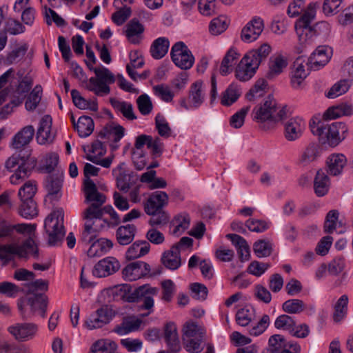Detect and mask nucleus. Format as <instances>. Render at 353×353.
<instances>
[{
	"label": "nucleus",
	"mask_w": 353,
	"mask_h": 353,
	"mask_svg": "<svg viewBox=\"0 0 353 353\" xmlns=\"http://www.w3.org/2000/svg\"><path fill=\"white\" fill-rule=\"evenodd\" d=\"M353 114V105L350 103H341L337 105L328 108L323 113L324 120L335 119L343 116H351Z\"/></svg>",
	"instance_id": "obj_26"
},
{
	"label": "nucleus",
	"mask_w": 353,
	"mask_h": 353,
	"mask_svg": "<svg viewBox=\"0 0 353 353\" xmlns=\"http://www.w3.org/2000/svg\"><path fill=\"white\" fill-rule=\"evenodd\" d=\"M205 99L203 83L201 81H196L191 84L188 92V97L181 98L179 100L181 107L185 110L198 108L203 103Z\"/></svg>",
	"instance_id": "obj_12"
},
{
	"label": "nucleus",
	"mask_w": 353,
	"mask_h": 353,
	"mask_svg": "<svg viewBox=\"0 0 353 353\" xmlns=\"http://www.w3.org/2000/svg\"><path fill=\"white\" fill-rule=\"evenodd\" d=\"M83 219L85 221L83 230L81 235V241L85 245H89L92 241L97 240L96 238L101 232V228L97 226V223L93 221L92 217H85V210L82 213Z\"/></svg>",
	"instance_id": "obj_20"
},
{
	"label": "nucleus",
	"mask_w": 353,
	"mask_h": 353,
	"mask_svg": "<svg viewBox=\"0 0 353 353\" xmlns=\"http://www.w3.org/2000/svg\"><path fill=\"white\" fill-rule=\"evenodd\" d=\"M250 110V106L242 108L239 111L236 112L230 119V125L234 128H241L245 121V117Z\"/></svg>",
	"instance_id": "obj_63"
},
{
	"label": "nucleus",
	"mask_w": 353,
	"mask_h": 353,
	"mask_svg": "<svg viewBox=\"0 0 353 353\" xmlns=\"http://www.w3.org/2000/svg\"><path fill=\"white\" fill-rule=\"evenodd\" d=\"M155 125L158 133L163 137H169L171 134V129L163 115L158 114L155 117Z\"/></svg>",
	"instance_id": "obj_62"
},
{
	"label": "nucleus",
	"mask_w": 353,
	"mask_h": 353,
	"mask_svg": "<svg viewBox=\"0 0 353 353\" xmlns=\"http://www.w3.org/2000/svg\"><path fill=\"white\" fill-rule=\"evenodd\" d=\"M8 332L16 340L26 341L36 336L38 325L33 323H15L8 327Z\"/></svg>",
	"instance_id": "obj_15"
},
{
	"label": "nucleus",
	"mask_w": 353,
	"mask_h": 353,
	"mask_svg": "<svg viewBox=\"0 0 353 353\" xmlns=\"http://www.w3.org/2000/svg\"><path fill=\"white\" fill-rule=\"evenodd\" d=\"M287 106H278L275 99L268 96L267 99L253 109V119L264 131L274 129L278 123L287 117Z\"/></svg>",
	"instance_id": "obj_1"
},
{
	"label": "nucleus",
	"mask_w": 353,
	"mask_h": 353,
	"mask_svg": "<svg viewBox=\"0 0 353 353\" xmlns=\"http://www.w3.org/2000/svg\"><path fill=\"white\" fill-rule=\"evenodd\" d=\"M305 128V121L303 119L291 118L284 123V137L288 141H294L302 137Z\"/></svg>",
	"instance_id": "obj_16"
},
{
	"label": "nucleus",
	"mask_w": 353,
	"mask_h": 353,
	"mask_svg": "<svg viewBox=\"0 0 353 353\" xmlns=\"http://www.w3.org/2000/svg\"><path fill=\"white\" fill-rule=\"evenodd\" d=\"M264 29V21L259 17H253L241 30V39L245 43L256 41Z\"/></svg>",
	"instance_id": "obj_14"
},
{
	"label": "nucleus",
	"mask_w": 353,
	"mask_h": 353,
	"mask_svg": "<svg viewBox=\"0 0 353 353\" xmlns=\"http://www.w3.org/2000/svg\"><path fill=\"white\" fill-rule=\"evenodd\" d=\"M161 262L169 270L178 269L181 264L179 252L171 248L170 250L164 252L161 257Z\"/></svg>",
	"instance_id": "obj_38"
},
{
	"label": "nucleus",
	"mask_w": 353,
	"mask_h": 353,
	"mask_svg": "<svg viewBox=\"0 0 353 353\" xmlns=\"http://www.w3.org/2000/svg\"><path fill=\"white\" fill-rule=\"evenodd\" d=\"M319 156V147L314 143L309 144L301 154L299 163L305 166L314 161Z\"/></svg>",
	"instance_id": "obj_43"
},
{
	"label": "nucleus",
	"mask_w": 353,
	"mask_h": 353,
	"mask_svg": "<svg viewBox=\"0 0 353 353\" xmlns=\"http://www.w3.org/2000/svg\"><path fill=\"white\" fill-rule=\"evenodd\" d=\"M143 32V26L137 19L134 18L126 26L125 36L130 43L139 44L141 40V34Z\"/></svg>",
	"instance_id": "obj_27"
},
{
	"label": "nucleus",
	"mask_w": 353,
	"mask_h": 353,
	"mask_svg": "<svg viewBox=\"0 0 353 353\" xmlns=\"http://www.w3.org/2000/svg\"><path fill=\"white\" fill-rule=\"evenodd\" d=\"M48 306L47 296L36 294L30 297H21L18 300L17 307L23 319H28L39 310L42 317H45Z\"/></svg>",
	"instance_id": "obj_9"
},
{
	"label": "nucleus",
	"mask_w": 353,
	"mask_h": 353,
	"mask_svg": "<svg viewBox=\"0 0 353 353\" xmlns=\"http://www.w3.org/2000/svg\"><path fill=\"white\" fill-rule=\"evenodd\" d=\"M26 30L25 26L18 20L9 18L6 20L4 27L5 33L12 35H17L23 33Z\"/></svg>",
	"instance_id": "obj_59"
},
{
	"label": "nucleus",
	"mask_w": 353,
	"mask_h": 353,
	"mask_svg": "<svg viewBox=\"0 0 353 353\" xmlns=\"http://www.w3.org/2000/svg\"><path fill=\"white\" fill-rule=\"evenodd\" d=\"M120 268L119 261L114 257L107 256L97 263L93 269V274L102 278L112 275Z\"/></svg>",
	"instance_id": "obj_17"
},
{
	"label": "nucleus",
	"mask_w": 353,
	"mask_h": 353,
	"mask_svg": "<svg viewBox=\"0 0 353 353\" xmlns=\"http://www.w3.org/2000/svg\"><path fill=\"white\" fill-rule=\"evenodd\" d=\"M116 294L125 302H137V296H136V289L132 290L131 285L129 284H123L118 286L116 288Z\"/></svg>",
	"instance_id": "obj_47"
},
{
	"label": "nucleus",
	"mask_w": 353,
	"mask_h": 353,
	"mask_svg": "<svg viewBox=\"0 0 353 353\" xmlns=\"http://www.w3.org/2000/svg\"><path fill=\"white\" fill-rule=\"evenodd\" d=\"M347 164V159L343 154H332L326 160L327 172L332 176H337L342 173Z\"/></svg>",
	"instance_id": "obj_23"
},
{
	"label": "nucleus",
	"mask_w": 353,
	"mask_h": 353,
	"mask_svg": "<svg viewBox=\"0 0 353 353\" xmlns=\"http://www.w3.org/2000/svg\"><path fill=\"white\" fill-rule=\"evenodd\" d=\"M288 65L287 59L281 54L272 57L269 61V70L267 73L268 79H273L280 74Z\"/></svg>",
	"instance_id": "obj_36"
},
{
	"label": "nucleus",
	"mask_w": 353,
	"mask_h": 353,
	"mask_svg": "<svg viewBox=\"0 0 353 353\" xmlns=\"http://www.w3.org/2000/svg\"><path fill=\"white\" fill-rule=\"evenodd\" d=\"M110 103L116 112L121 113L126 119L133 121L137 119L133 106L130 103L120 101L116 98H110Z\"/></svg>",
	"instance_id": "obj_34"
},
{
	"label": "nucleus",
	"mask_w": 353,
	"mask_h": 353,
	"mask_svg": "<svg viewBox=\"0 0 353 353\" xmlns=\"http://www.w3.org/2000/svg\"><path fill=\"white\" fill-rule=\"evenodd\" d=\"M348 296L345 294L342 295L334 305V312L333 314V320L338 323L343 319L347 313Z\"/></svg>",
	"instance_id": "obj_44"
},
{
	"label": "nucleus",
	"mask_w": 353,
	"mask_h": 353,
	"mask_svg": "<svg viewBox=\"0 0 353 353\" xmlns=\"http://www.w3.org/2000/svg\"><path fill=\"white\" fill-rule=\"evenodd\" d=\"M326 121L319 117H313L310 121V128L314 135L326 139L330 145L336 146L346 138L348 133L347 126L343 122L328 124Z\"/></svg>",
	"instance_id": "obj_2"
},
{
	"label": "nucleus",
	"mask_w": 353,
	"mask_h": 353,
	"mask_svg": "<svg viewBox=\"0 0 353 353\" xmlns=\"http://www.w3.org/2000/svg\"><path fill=\"white\" fill-rule=\"evenodd\" d=\"M63 175L52 174L47 177L46 187L50 196H57L62 188Z\"/></svg>",
	"instance_id": "obj_49"
},
{
	"label": "nucleus",
	"mask_w": 353,
	"mask_h": 353,
	"mask_svg": "<svg viewBox=\"0 0 353 353\" xmlns=\"http://www.w3.org/2000/svg\"><path fill=\"white\" fill-rule=\"evenodd\" d=\"M137 228L134 224L119 226L116 231V239L119 244L126 245L134 240Z\"/></svg>",
	"instance_id": "obj_32"
},
{
	"label": "nucleus",
	"mask_w": 353,
	"mask_h": 353,
	"mask_svg": "<svg viewBox=\"0 0 353 353\" xmlns=\"http://www.w3.org/2000/svg\"><path fill=\"white\" fill-rule=\"evenodd\" d=\"M229 24L230 19L225 16L221 15L211 21L209 30L212 34L218 35L225 31Z\"/></svg>",
	"instance_id": "obj_48"
},
{
	"label": "nucleus",
	"mask_w": 353,
	"mask_h": 353,
	"mask_svg": "<svg viewBox=\"0 0 353 353\" xmlns=\"http://www.w3.org/2000/svg\"><path fill=\"white\" fill-rule=\"evenodd\" d=\"M319 7L317 3L312 2L308 4L302 16L295 23V30L301 40L304 32L311 31V22L316 17V10Z\"/></svg>",
	"instance_id": "obj_13"
},
{
	"label": "nucleus",
	"mask_w": 353,
	"mask_h": 353,
	"mask_svg": "<svg viewBox=\"0 0 353 353\" xmlns=\"http://www.w3.org/2000/svg\"><path fill=\"white\" fill-rule=\"evenodd\" d=\"M142 321L134 316H125L121 323L114 327V332L120 335L126 334L138 330Z\"/></svg>",
	"instance_id": "obj_30"
},
{
	"label": "nucleus",
	"mask_w": 353,
	"mask_h": 353,
	"mask_svg": "<svg viewBox=\"0 0 353 353\" xmlns=\"http://www.w3.org/2000/svg\"><path fill=\"white\" fill-rule=\"evenodd\" d=\"M117 349V344L109 340H99L95 342L92 347L90 353H112Z\"/></svg>",
	"instance_id": "obj_50"
},
{
	"label": "nucleus",
	"mask_w": 353,
	"mask_h": 353,
	"mask_svg": "<svg viewBox=\"0 0 353 353\" xmlns=\"http://www.w3.org/2000/svg\"><path fill=\"white\" fill-rule=\"evenodd\" d=\"M150 245L146 241H135L127 250L126 258L132 260L147 254Z\"/></svg>",
	"instance_id": "obj_37"
},
{
	"label": "nucleus",
	"mask_w": 353,
	"mask_h": 353,
	"mask_svg": "<svg viewBox=\"0 0 353 353\" xmlns=\"http://www.w3.org/2000/svg\"><path fill=\"white\" fill-rule=\"evenodd\" d=\"M41 85H37L30 92L25 102V108L28 111L34 110L39 105L42 97Z\"/></svg>",
	"instance_id": "obj_42"
},
{
	"label": "nucleus",
	"mask_w": 353,
	"mask_h": 353,
	"mask_svg": "<svg viewBox=\"0 0 353 353\" xmlns=\"http://www.w3.org/2000/svg\"><path fill=\"white\" fill-rule=\"evenodd\" d=\"M51 117L46 115L42 117L37 133V140L39 144L50 143L53 141L55 135L51 132Z\"/></svg>",
	"instance_id": "obj_21"
},
{
	"label": "nucleus",
	"mask_w": 353,
	"mask_h": 353,
	"mask_svg": "<svg viewBox=\"0 0 353 353\" xmlns=\"http://www.w3.org/2000/svg\"><path fill=\"white\" fill-rule=\"evenodd\" d=\"M170 56L176 66L182 70L190 69L194 65V57L183 41H178L172 46Z\"/></svg>",
	"instance_id": "obj_10"
},
{
	"label": "nucleus",
	"mask_w": 353,
	"mask_h": 353,
	"mask_svg": "<svg viewBox=\"0 0 353 353\" xmlns=\"http://www.w3.org/2000/svg\"><path fill=\"white\" fill-rule=\"evenodd\" d=\"M19 214L23 218L32 219L38 215V208L34 199L21 200Z\"/></svg>",
	"instance_id": "obj_40"
},
{
	"label": "nucleus",
	"mask_w": 353,
	"mask_h": 353,
	"mask_svg": "<svg viewBox=\"0 0 353 353\" xmlns=\"http://www.w3.org/2000/svg\"><path fill=\"white\" fill-rule=\"evenodd\" d=\"M169 197L163 191H155L143 202L145 212L151 217L149 224L154 226L165 225L170 220L169 214L163 210L168 204Z\"/></svg>",
	"instance_id": "obj_5"
},
{
	"label": "nucleus",
	"mask_w": 353,
	"mask_h": 353,
	"mask_svg": "<svg viewBox=\"0 0 353 353\" xmlns=\"http://www.w3.org/2000/svg\"><path fill=\"white\" fill-rule=\"evenodd\" d=\"M183 332L186 350L191 353L200 352L206 334L205 328L196 322L189 321L183 325Z\"/></svg>",
	"instance_id": "obj_8"
},
{
	"label": "nucleus",
	"mask_w": 353,
	"mask_h": 353,
	"mask_svg": "<svg viewBox=\"0 0 353 353\" xmlns=\"http://www.w3.org/2000/svg\"><path fill=\"white\" fill-rule=\"evenodd\" d=\"M325 47L320 46L310 55L306 65L310 70H318L325 66L330 59Z\"/></svg>",
	"instance_id": "obj_22"
},
{
	"label": "nucleus",
	"mask_w": 353,
	"mask_h": 353,
	"mask_svg": "<svg viewBox=\"0 0 353 353\" xmlns=\"http://www.w3.org/2000/svg\"><path fill=\"white\" fill-rule=\"evenodd\" d=\"M87 251L89 257H99L108 253L113 247V242L105 238H100L90 243Z\"/></svg>",
	"instance_id": "obj_25"
},
{
	"label": "nucleus",
	"mask_w": 353,
	"mask_h": 353,
	"mask_svg": "<svg viewBox=\"0 0 353 353\" xmlns=\"http://www.w3.org/2000/svg\"><path fill=\"white\" fill-rule=\"evenodd\" d=\"M305 65L302 59L298 58L294 62L291 75V84L294 88H299L301 85L308 73L305 70Z\"/></svg>",
	"instance_id": "obj_31"
},
{
	"label": "nucleus",
	"mask_w": 353,
	"mask_h": 353,
	"mask_svg": "<svg viewBox=\"0 0 353 353\" xmlns=\"http://www.w3.org/2000/svg\"><path fill=\"white\" fill-rule=\"evenodd\" d=\"M268 86L267 81L261 79L256 81L254 85L245 94V98L249 101H253L262 97L265 93Z\"/></svg>",
	"instance_id": "obj_45"
},
{
	"label": "nucleus",
	"mask_w": 353,
	"mask_h": 353,
	"mask_svg": "<svg viewBox=\"0 0 353 353\" xmlns=\"http://www.w3.org/2000/svg\"><path fill=\"white\" fill-rule=\"evenodd\" d=\"M83 193L85 203L89 204L85 209V218L103 216L104 213L110 214L115 211L112 205H104L106 196L98 190L92 180L85 183Z\"/></svg>",
	"instance_id": "obj_6"
},
{
	"label": "nucleus",
	"mask_w": 353,
	"mask_h": 353,
	"mask_svg": "<svg viewBox=\"0 0 353 353\" xmlns=\"http://www.w3.org/2000/svg\"><path fill=\"white\" fill-rule=\"evenodd\" d=\"M124 128L117 125L110 130L104 128L99 133V137L101 139L112 140L114 143H117L124 136Z\"/></svg>",
	"instance_id": "obj_46"
},
{
	"label": "nucleus",
	"mask_w": 353,
	"mask_h": 353,
	"mask_svg": "<svg viewBox=\"0 0 353 353\" xmlns=\"http://www.w3.org/2000/svg\"><path fill=\"white\" fill-rule=\"evenodd\" d=\"M268 344L272 353H280L285 346L286 343L283 336L274 334L270 337Z\"/></svg>",
	"instance_id": "obj_64"
},
{
	"label": "nucleus",
	"mask_w": 353,
	"mask_h": 353,
	"mask_svg": "<svg viewBox=\"0 0 353 353\" xmlns=\"http://www.w3.org/2000/svg\"><path fill=\"white\" fill-rule=\"evenodd\" d=\"M150 273V265L141 261H137L128 264L122 270L123 276L125 279L132 281L141 277L149 275Z\"/></svg>",
	"instance_id": "obj_18"
},
{
	"label": "nucleus",
	"mask_w": 353,
	"mask_h": 353,
	"mask_svg": "<svg viewBox=\"0 0 353 353\" xmlns=\"http://www.w3.org/2000/svg\"><path fill=\"white\" fill-rule=\"evenodd\" d=\"M296 325V321L294 317L288 314H281L279 316L275 321L274 326L276 329L288 331L290 333L293 327Z\"/></svg>",
	"instance_id": "obj_54"
},
{
	"label": "nucleus",
	"mask_w": 353,
	"mask_h": 353,
	"mask_svg": "<svg viewBox=\"0 0 353 353\" xmlns=\"http://www.w3.org/2000/svg\"><path fill=\"white\" fill-rule=\"evenodd\" d=\"M94 128V123L90 117L81 116L78 119L75 130L80 137L85 138L92 133Z\"/></svg>",
	"instance_id": "obj_39"
},
{
	"label": "nucleus",
	"mask_w": 353,
	"mask_h": 353,
	"mask_svg": "<svg viewBox=\"0 0 353 353\" xmlns=\"http://www.w3.org/2000/svg\"><path fill=\"white\" fill-rule=\"evenodd\" d=\"M240 95L239 90L235 87L230 85L221 94V103L225 106L231 105L238 100Z\"/></svg>",
	"instance_id": "obj_55"
},
{
	"label": "nucleus",
	"mask_w": 353,
	"mask_h": 353,
	"mask_svg": "<svg viewBox=\"0 0 353 353\" xmlns=\"http://www.w3.org/2000/svg\"><path fill=\"white\" fill-rule=\"evenodd\" d=\"M170 41L168 38L159 37L152 42L150 52L154 59H161L168 53Z\"/></svg>",
	"instance_id": "obj_35"
},
{
	"label": "nucleus",
	"mask_w": 353,
	"mask_h": 353,
	"mask_svg": "<svg viewBox=\"0 0 353 353\" xmlns=\"http://www.w3.org/2000/svg\"><path fill=\"white\" fill-rule=\"evenodd\" d=\"M34 135V128L29 125L23 127L12 139V146L14 149H21L28 145Z\"/></svg>",
	"instance_id": "obj_24"
},
{
	"label": "nucleus",
	"mask_w": 353,
	"mask_h": 353,
	"mask_svg": "<svg viewBox=\"0 0 353 353\" xmlns=\"http://www.w3.org/2000/svg\"><path fill=\"white\" fill-rule=\"evenodd\" d=\"M86 88L98 96L107 95L110 92V88L105 82L95 77H91L89 79Z\"/></svg>",
	"instance_id": "obj_41"
},
{
	"label": "nucleus",
	"mask_w": 353,
	"mask_h": 353,
	"mask_svg": "<svg viewBox=\"0 0 353 353\" xmlns=\"http://www.w3.org/2000/svg\"><path fill=\"white\" fill-rule=\"evenodd\" d=\"M350 89V85L347 80H340L334 83L331 88L325 93V96L329 99H334L345 93Z\"/></svg>",
	"instance_id": "obj_53"
},
{
	"label": "nucleus",
	"mask_w": 353,
	"mask_h": 353,
	"mask_svg": "<svg viewBox=\"0 0 353 353\" xmlns=\"http://www.w3.org/2000/svg\"><path fill=\"white\" fill-rule=\"evenodd\" d=\"M37 159L32 156L30 151H19L14 153L5 162V167L9 172H14L10 180L12 184H19L28 178L35 168Z\"/></svg>",
	"instance_id": "obj_4"
},
{
	"label": "nucleus",
	"mask_w": 353,
	"mask_h": 353,
	"mask_svg": "<svg viewBox=\"0 0 353 353\" xmlns=\"http://www.w3.org/2000/svg\"><path fill=\"white\" fill-rule=\"evenodd\" d=\"M330 180L327 174L321 169L316 172L314 179V191L317 196L326 195L330 189Z\"/></svg>",
	"instance_id": "obj_29"
},
{
	"label": "nucleus",
	"mask_w": 353,
	"mask_h": 353,
	"mask_svg": "<svg viewBox=\"0 0 353 353\" xmlns=\"http://www.w3.org/2000/svg\"><path fill=\"white\" fill-rule=\"evenodd\" d=\"M63 216V211L60 208L53 210L45 220L44 228L50 245H57L65 235Z\"/></svg>",
	"instance_id": "obj_7"
},
{
	"label": "nucleus",
	"mask_w": 353,
	"mask_h": 353,
	"mask_svg": "<svg viewBox=\"0 0 353 353\" xmlns=\"http://www.w3.org/2000/svg\"><path fill=\"white\" fill-rule=\"evenodd\" d=\"M162 288L161 299L166 303L172 301L174 292L175 286L174 282L170 280H165L161 283Z\"/></svg>",
	"instance_id": "obj_60"
},
{
	"label": "nucleus",
	"mask_w": 353,
	"mask_h": 353,
	"mask_svg": "<svg viewBox=\"0 0 353 353\" xmlns=\"http://www.w3.org/2000/svg\"><path fill=\"white\" fill-rule=\"evenodd\" d=\"M137 104L140 113L143 115H148L152 110V103L146 94H141L137 98Z\"/></svg>",
	"instance_id": "obj_61"
},
{
	"label": "nucleus",
	"mask_w": 353,
	"mask_h": 353,
	"mask_svg": "<svg viewBox=\"0 0 353 353\" xmlns=\"http://www.w3.org/2000/svg\"><path fill=\"white\" fill-rule=\"evenodd\" d=\"M190 223V218L188 214H178L172 221V225L174 226L173 233L178 234L183 232L189 228Z\"/></svg>",
	"instance_id": "obj_56"
},
{
	"label": "nucleus",
	"mask_w": 353,
	"mask_h": 353,
	"mask_svg": "<svg viewBox=\"0 0 353 353\" xmlns=\"http://www.w3.org/2000/svg\"><path fill=\"white\" fill-rule=\"evenodd\" d=\"M271 50L269 44L264 43L257 49L248 52L236 68V79L241 81L250 80L256 72L260 64L267 59Z\"/></svg>",
	"instance_id": "obj_3"
},
{
	"label": "nucleus",
	"mask_w": 353,
	"mask_h": 353,
	"mask_svg": "<svg viewBox=\"0 0 353 353\" xmlns=\"http://www.w3.org/2000/svg\"><path fill=\"white\" fill-rule=\"evenodd\" d=\"M28 50V45L27 43H23L11 52H10L6 56V62L8 64H12L22 59L26 54Z\"/></svg>",
	"instance_id": "obj_58"
},
{
	"label": "nucleus",
	"mask_w": 353,
	"mask_h": 353,
	"mask_svg": "<svg viewBox=\"0 0 353 353\" xmlns=\"http://www.w3.org/2000/svg\"><path fill=\"white\" fill-rule=\"evenodd\" d=\"M37 190V182L33 180L28 181L21 186L19 190L18 195L20 200L34 199Z\"/></svg>",
	"instance_id": "obj_51"
},
{
	"label": "nucleus",
	"mask_w": 353,
	"mask_h": 353,
	"mask_svg": "<svg viewBox=\"0 0 353 353\" xmlns=\"http://www.w3.org/2000/svg\"><path fill=\"white\" fill-rule=\"evenodd\" d=\"M241 54L234 48H231L224 56L220 66V73L225 76L232 71V68L236 65Z\"/></svg>",
	"instance_id": "obj_33"
},
{
	"label": "nucleus",
	"mask_w": 353,
	"mask_h": 353,
	"mask_svg": "<svg viewBox=\"0 0 353 353\" xmlns=\"http://www.w3.org/2000/svg\"><path fill=\"white\" fill-rule=\"evenodd\" d=\"M115 314V311L110 306L103 305L89 316L84 325L90 330L101 328L108 324Z\"/></svg>",
	"instance_id": "obj_11"
},
{
	"label": "nucleus",
	"mask_w": 353,
	"mask_h": 353,
	"mask_svg": "<svg viewBox=\"0 0 353 353\" xmlns=\"http://www.w3.org/2000/svg\"><path fill=\"white\" fill-rule=\"evenodd\" d=\"M282 309L288 314H299L305 309V304L300 299H289L283 303Z\"/></svg>",
	"instance_id": "obj_52"
},
{
	"label": "nucleus",
	"mask_w": 353,
	"mask_h": 353,
	"mask_svg": "<svg viewBox=\"0 0 353 353\" xmlns=\"http://www.w3.org/2000/svg\"><path fill=\"white\" fill-rule=\"evenodd\" d=\"M158 293V288L152 287L149 284H145L136 288V296L137 302L143 301L141 308L145 310H152L154 307L153 296Z\"/></svg>",
	"instance_id": "obj_19"
},
{
	"label": "nucleus",
	"mask_w": 353,
	"mask_h": 353,
	"mask_svg": "<svg viewBox=\"0 0 353 353\" xmlns=\"http://www.w3.org/2000/svg\"><path fill=\"white\" fill-rule=\"evenodd\" d=\"M164 338L170 350L173 352L180 350L176 325L174 323H168L164 327Z\"/></svg>",
	"instance_id": "obj_28"
},
{
	"label": "nucleus",
	"mask_w": 353,
	"mask_h": 353,
	"mask_svg": "<svg viewBox=\"0 0 353 353\" xmlns=\"http://www.w3.org/2000/svg\"><path fill=\"white\" fill-rule=\"evenodd\" d=\"M253 250L257 257H267L272 253V245L269 241L259 240L254 243Z\"/></svg>",
	"instance_id": "obj_57"
}]
</instances>
